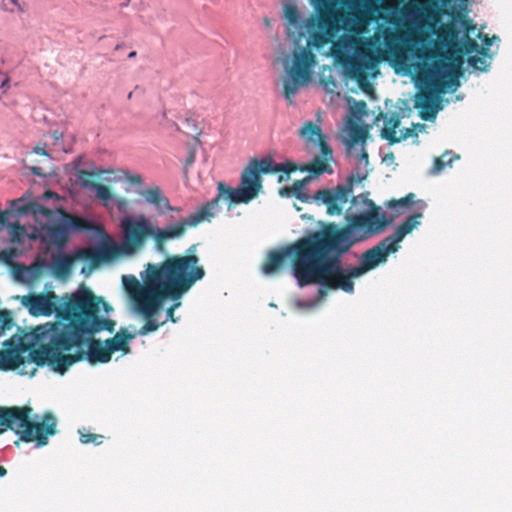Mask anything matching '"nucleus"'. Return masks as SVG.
<instances>
[{
    "label": "nucleus",
    "mask_w": 512,
    "mask_h": 512,
    "mask_svg": "<svg viewBox=\"0 0 512 512\" xmlns=\"http://www.w3.org/2000/svg\"><path fill=\"white\" fill-rule=\"evenodd\" d=\"M461 26L465 30V35H469L470 32H473L476 29V25L473 23V20L469 17L463 16L461 17Z\"/></svg>",
    "instance_id": "ea45409f"
},
{
    "label": "nucleus",
    "mask_w": 512,
    "mask_h": 512,
    "mask_svg": "<svg viewBox=\"0 0 512 512\" xmlns=\"http://www.w3.org/2000/svg\"><path fill=\"white\" fill-rule=\"evenodd\" d=\"M468 63L475 69L485 71L488 67L487 61L484 57L470 56Z\"/></svg>",
    "instance_id": "c9c22d12"
},
{
    "label": "nucleus",
    "mask_w": 512,
    "mask_h": 512,
    "mask_svg": "<svg viewBox=\"0 0 512 512\" xmlns=\"http://www.w3.org/2000/svg\"><path fill=\"white\" fill-rule=\"evenodd\" d=\"M367 173L350 175L347 182L337 185L332 189L318 190L313 196L302 191L299 197H296L304 203L315 202L318 205L327 207V214L330 216H339L343 212L344 205L348 202L349 196L353 191V186L365 180Z\"/></svg>",
    "instance_id": "ddd939ff"
},
{
    "label": "nucleus",
    "mask_w": 512,
    "mask_h": 512,
    "mask_svg": "<svg viewBox=\"0 0 512 512\" xmlns=\"http://www.w3.org/2000/svg\"><path fill=\"white\" fill-rule=\"evenodd\" d=\"M31 171L34 175H38V176H44L45 173L42 172V169L40 167H32L31 168Z\"/></svg>",
    "instance_id": "603ef678"
},
{
    "label": "nucleus",
    "mask_w": 512,
    "mask_h": 512,
    "mask_svg": "<svg viewBox=\"0 0 512 512\" xmlns=\"http://www.w3.org/2000/svg\"><path fill=\"white\" fill-rule=\"evenodd\" d=\"M117 207L121 212H125L128 207V200L126 198L117 199Z\"/></svg>",
    "instance_id": "de8ad7c7"
},
{
    "label": "nucleus",
    "mask_w": 512,
    "mask_h": 512,
    "mask_svg": "<svg viewBox=\"0 0 512 512\" xmlns=\"http://www.w3.org/2000/svg\"><path fill=\"white\" fill-rule=\"evenodd\" d=\"M422 213L408 216L397 226L392 234L382 239L377 245L366 250L360 257V261L370 271L387 261L390 253L399 249V243L406 235L411 233L419 224Z\"/></svg>",
    "instance_id": "9b49d317"
},
{
    "label": "nucleus",
    "mask_w": 512,
    "mask_h": 512,
    "mask_svg": "<svg viewBox=\"0 0 512 512\" xmlns=\"http://www.w3.org/2000/svg\"><path fill=\"white\" fill-rule=\"evenodd\" d=\"M14 256L13 250H3L0 252V257L5 262H10Z\"/></svg>",
    "instance_id": "a18cd8bd"
},
{
    "label": "nucleus",
    "mask_w": 512,
    "mask_h": 512,
    "mask_svg": "<svg viewBox=\"0 0 512 512\" xmlns=\"http://www.w3.org/2000/svg\"><path fill=\"white\" fill-rule=\"evenodd\" d=\"M298 169L293 162L275 164L271 157L262 159L253 158L241 173L240 187L232 188L223 182L217 185L218 194L215 198L200 206L194 213L186 218L164 228L153 225L145 216L137 218L127 216L120 222L123 234L122 249L125 253H134L145 246L148 238H152L155 248L165 252L169 240L179 239L190 228H195L204 221H210L219 207L220 199L228 200L232 204H248L255 199L262 190V174L284 172L287 175Z\"/></svg>",
    "instance_id": "f03ea898"
},
{
    "label": "nucleus",
    "mask_w": 512,
    "mask_h": 512,
    "mask_svg": "<svg viewBox=\"0 0 512 512\" xmlns=\"http://www.w3.org/2000/svg\"><path fill=\"white\" fill-rule=\"evenodd\" d=\"M83 175H88V176H90V175H91V173H89V172H87V171H83Z\"/></svg>",
    "instance_id": "e2e57ef3"
},
{
    "label": "nucleus",
    "mask_w": 512,
    "mask_h": 512,
    "mask_svg": "<svg viewBox=\"0 0 512 512\" xmlns=\"http://www.w3.org/2000/svg\"><path fill=\"white\" fill-rule=\"evenodd\" d=\"M107 258L104 252H96L88 248L78 249L70 255H57L52 260V271L58 278L70 276L73 264L76 260H89L96 266L102 259Z\"/></svg>",
    "instance_id": "4468645a"
},
{
    "label": "nucleus",
    "mask_w": 512,
    "mask_h": 512,
    "mask_svg": "<svg viewBox=\"0 0 512 512\" xmlns=\"http://www.w3.org/2000/svg\"><path fill=\"white\" fill-rule=\"evenodd\" d=\"M458 155H454L451 151L444 152L440 157L434 161V173L441 172L447 165H451L454 159H458Z\"/></svg>",
    "instance_id": "c756f323"
},
{
    "label": "nucleus",
    "mask_w": 512,
    "mask_h": 512,
    "mask_svg": "<svg viewBox=\"0 0 512 512\" xmlns=\"http://www.w3.org/2000/svg\"><path fill=\"white\" fill-rule=\"evenodd\" d=\"M7 474V470L5 467L0 466V477H3Z\"/></svg>",
    "instance_id": "6e6d98bb"
},
{
    "label": "nucleus",
    "mask_w": 512,
    "mask_h": 512,
    "mask_svg": "<svg viewBox=\"0 0 512 512\" xmlns=\"http://www.w3.org/2000/svg\"><path fill=\"white\" fill-rule=\"evenodd\" d=\"M182 211V209L180 207H177V206H172L170 203H169V208H167V212H176V213H180Z\"/></svg>",
    "instance_id": "5fc2aeb1"
},
{
    "label": "nucleus",
    "mask_w": 512,
    "mask_h": 512,
    "mask_svg": "<svg viewBox=\"0 0 512 512\" xmlns=\"http://www.w3.org/2000/svg\"><path fill=\"white\" fill-rule=\"evenodd\" d=\"M400 125V116L398 113H393L389 117L385 116L384 126L381 130L382 138L386 139L390 144L397 143L396 134L397 128Z\"/></svg>",
    "instance_id": "412c9836"
},
{
    "label": "nucleus",
    "mask_w": 512,
    "mask_h": 512,
    "mask_svg": "<svg viewBox=\"0 0 512 512\" xmlns=\"http://www.w3.org/2000/svg\"><path fill=\"white\" fill-rule=\"evenodd\" d=\"M459 34V29L453 23H449L441 27L437 35L441 42L449 49H453L459 46Z\"/></svg>",
    "instance_id": "6ab92c4d"
},
{
    "label": "nucleus",
    "mask_w": 512,
    "mask_h": 512,
    "mask_svg": "<svg viewBox=\"0 0 512 512\" xmlns=\"http://www.w3.org/2000/svg\"><path fill=\"white\" fill-rule=\"evenodd\" d=\"M317 143L323 156L322 159L329 161L332 158L333 152L328 143L326 142L325 136L323 138H320V140Z\"/></svg>",
    "instance_id": "e433bc0d"
},
{
    "label": "nucleus",
    "mask_w": 512,
    "mask_h": 512,
    "mask_svg": "<svg viewBox=\"0 0 512 512\" xmlns=\"http://www.w3.org/2000/svg\"><path fill=\"white\" fill-rule=\"evenodd\" d=\"M51 136L55 141H59L63 139V132L55 130L52 132Z\"/></svg>",
    "instance_id": "8fccbe9b"
},
{
    "label": "nucleus",
    "mask_w": 512,
    "mask_h": 512,
    "mask_svg": "<svg viewBox=\"0 0 512 512\" xmlns=\"http://www.w3.org/2000/svg\"><path fill=\"white\" fill-rule=\"evenodd\" d=\"M156 315H151L149 317H144L147 321L146 323L139 329L138 331V334L139 335H147L149 334L150 332H154L156 331L160 324L157 323L153 318L155 317Z\"/></svg>",
    "instance_id": "72a5a7b5"
},
{
    "label": "nucleus",
    "mask_w": 512,
    "mask_h": 512,
    "mask_svg": "<svg viewBox=\"0 0 512 512\" xmlns=\"http://www.w3.org/2000/svg\"><path fill=\"white\" fill-rule=\"evenodd\" d=\"M125 47V44L124 43H119L115 46V50H120V49H123Z\"/></svg>",
    "instance_id": "13d9d810"
},
{
    "label": "nucleus",
    "mask_w": 512,
    "mask_h": 512,
    "mask_svg": "<svg viewBox=\"0 0 512 512\" xmlns=\"http://www.w3.org/2000/svg\"><path fill=\"white\" fill-rule=\"evenodd\" d=\"M460 64V58H457L456 66L442 60L435 61L432 67L424 64V70L420 73V80L423 81L424 87L417 93L414 100L415 108L420 110L419 115L421 119L425 121L434 120L440 109L438 92H441L444 87V82L440 79L443 70L451 67L454 71V78L449 83L455 89L459 86L457 78L460 75Z\"/></svg>",
    "instance_id": "9d476101"
},
{
    "label": "nucleus",
    "mask_w": 512,
    "mask_h": 512,
    "mask_svg": "<svg viewBox=\"0 0 512 512\" xmlns=\"http://www.w3.org/2000/svg\"><path fill=\"white\" fill-rule=\"evenodd\" d=\"M310 181V177H306L302 180H296L291 187H286L281 190V195H289L291 192L295 197H299V195L304 190V186Z\"/></svg>",
    "instance_id": "2f4dec72"
},
{
    "label": "nucleus",
    "mask_w": 512,
    "mask_h": 512,
    "mask_svg": "<svg viewBox=\"0 0 512 512\" xmlns=\"http://www.w3.org/2000/svg\"><path fill=\"white\" fill-rule=\"evenodd\" d=\"M41 240L49 246L63 248L69 240L68 227L64 221L57 224L44 225L41 229Z\"/></svg>",
    "instance_id": "2eb2a0df"
},
{
    "label": "nucleus",
    "mask_w": 512,
    "mask_h": 512,
    "mask_svg": "<svg viewBox=\"0 0 512 512\" xmlns=\"http://www.w3.org/2000/svg\"><path fill=\"white\" fill-rule=\"evenodd\" d=\"M83 185L92 188L96 192V197L105 205L112 200V192L108 186L96 181H83Z\"/></svg>",
    "instance_id": "cd10ccee"
},
{
    "label": "nucleus",
    "mask_w": 512,
    "mask_h": 512,
    "mask_svg": "<svg viewBox=\"0 0 512 512\" xmlns=\"http://www.w3.org/2000/svg\"><path fill=\"white\" fill-rule=\"evenodd\" d=\"M13 318L10 311L0 310V336L6 331L12 328Z\"/></svg>",
    "instance_id": "473e14b6"
},
{
    "label": "nucleus",
    "mask_w": 512,
    "mask_h": 512,
    "mask_svg": "<svg viewBox=\"0 0 512 512\" xmlns=\"http://www.w3.org/2000/svg\"><path fill=\"white\" fill-rule=\"evenodd\" d=\"M6 344L11 347L0 351V369L4 371L18 369L26 362V358L23 356L26 348L22 345H14L11 341Z\"/></svg>",
    "instance_id": "dca6fc26"
},
{
    "label": "nucleus",
    "mask_w": 512,
    "mask_h": 512,
    "mask_svg": "<svg viewBox=\"0 0 512 512\" xmlns=\"http://www.w3.org/2000/svg\"><path fill=\"white\" fill-rule=\"evenodd\" d=\"M179 306H180V303H179V302H176V303H174L173 305H171V306L167 309V311H166V313H167V318H168L169 320H171L172 322H176V320H175V318H174V311H175V309H176V308H178Z\"/></svg>",
    "instance_id": "c03bdc74"
},
{
    "label": "nucleus",
    "mask_w": 512,
    "mask_h": 512,
    "mask_svg": "<svg viewBox=\"0 0 512 512\" xmlns=\"http://www.w3.org/2000/svg\"><path fill=\"white\" fill-rule=\"evenodd\" d=\"M417 136V133H415L414 129L412 128H404L400 131V134H396V140L397 143H399L402 140H406L409 137Z\"/></svg>",
    "instance_id": "79ce46f5"
},
{
    "label": "nucleus",
    "mask_w": 512,
    "mask_h": 512,
    "mask_svg": "<svg viewBox=\"0 0 512 512\" xmlns=\"http://www.w3.org/2000/svg\"><path fill=\"white\" fill-rule=\"evenodd\" d=\"M264 24H265L266 27H270L271 26V21L268 18H265L264 19Z\"/></svg>",
    "instance_id": "bf43d9fd"
},
{
    "label": "nucleus",
    "mask_w": 512,
    "mask_h": 512,
    "mask_svg": "<svg viewBox=\"0 0 512 512\" xmlns=\"http://www.w3.org/2000/svg\"><path fill=\"white\" fill-rule=\"evenodd\" d=\"M414 55L416 58L421 60L436 59L438 57L451 59L452 52L450 50L442 52L438 49L431 48L429 46H422L414 49Z\"/></svg>",
    "instance_id": "5701e85b"
},
{
    "label": "nucleus",
    "mask_w": 512,
    "mask_h": 512,
    "mask_svg": "<svg viewBox=\"0 0 512 512\" xmlns=\"http://www.w3.org/2000/svg\"><path fill=\"white\" fill-rule=\"evenodd\" d=\"M135 334L130 333L125 328L120 330L112 337L105 340L111 354L121 351L123 354H128L131 351L129 342L135 338Z\"/></svg>",
    "instance_id": "a211bd4d"
},
{
    "label": "nucleus",
    "mask_w": 512,
    "mask_h": 512,
    "mask_svg": "<svg viewBox=\"0 0 512 512\" xmlns=\"http://www.w3.org/2000/svg\"><path fill=\"white\" fill-rule=\"evenodd\" d=\"M349 10H341L340 26L349 34L331 41L330 54L340 63L346 74L364 88L368 85V72L378 63L380 56L387 52L395 59H402L410 49L409 43L416 42L418 29L425 25L431 5L424 0H409L400 10V17H390L388 23L397 26L379 25L373 36L364 37L369 26L376 20L379 7L373 0H359L357 4H342ZM330 44V42L328 43Z\"/></svg>",
    "instance_id": "f257e3e1"
},
{
    "label": "nucleus",
    "mask_w": 512,
    "mask_h": 512,
    "mask_svg": "<svg viewBox=\"0 0 512 512\" xmlns=\"http://www.w3.org/2000/svg\"><path fill=\"white\" fill-rule=\"evenodd\" d=\"M415 202V194L414 193H408L406 196L400 198V199H391L384 203V206L388 209L394 210V213H391L390 215H396L398 212H402L403 214L405 210L410 208Z\"/></svg>",
    "instance_id": "4be33fe9"
},
{
    "label": "nucleus",
    "mask_w": 512,
    "mask_h": 512,
    "mask_svg": "<svg viewBox=\"0 0 512 512\" xmlns=\"http://www.w3.org/2000/svg\"><path fill=\"white\" fill-rule=\"evenodd\" d=\"M196 246H190L186 255L168 256L158 264L148 263L142 274V283L134 275L122 277L123 286L140 315H157L165 300H179L204 278L205 270L194 254Z\"/></svg>",
    "instance_id": "39448f33"
},
{
    "label": "nucleus",
    "mask_w": 512,
    "mask_h": 512,
    "mask_svg": "<svg viewBox=\"0 0 512 512\" xmlns=\"http://www.w3.org/2000/svg\"><path fill=\"white\" fill-rule=\"evenodd\" d=\"M96 333L85 335L82 342L69 348L57 345L56 347L39 346L31 349L28 362H33L37 366L48 364L60 374H64L71 365L83 359H87L91 364L107 363L111 360L112 354L105 341L94 338Z\"/></svg>",
    "instance_id": "6e6552de"
},
{
    "label": "nucleus",
    "mask_w": 512,
    "mask_h": 512,
    "mask_svg": "<svg viewBox=\"0 0 512 512\" xmlns=\"http://www.w3.org/2000/svg\"><path fill=\"white\" fill-rule=\"evenodd\" d=\"M300 136L307 142H318L324 137L321 128L312 121L306 122L300 130Z\"/></svg>",
    "instance_id": "393cba45"
},
{
    "label": "nucleus",
    "mask_w": 512,
    "mask_h": 512,
    "mask_svg": "<svg viewBox=\"0 0 512 512\" xmlns=\"http://www.w3.org/2000/svg\"><path fill=\"white\" fill-rule=\"evenodd\" d=\"M319 243V234L313 231L284 248L270 251L262 265V272L266 275L276 274L282 270L287 258H290L293 275L299 286L314 284L317 262H314L313 254Z\"/></svg>",
    "instance_id": "1a4fd4ad"
},
{
    "label": "nucleus",
    "mask_w": 512,
    "mask_h": 512,
    "mask_svg": "<svg viewBox=\"0 0 512 512\" xmlns=\"http://www.w3.org/2000/svg\"><path fill=\"white\" fill-rule=\"evenodd\" d=\"M19 299L29 314L34 317L55 314L64 321L59 330L53 331L49 342L41 346L56 347L58 345L69 348L82 342L87 334L101 331L113 332L115 329L114 320L100 316L101 310L108 315L112 307L88 288L72 293L62 304H59V297L53 291L28 293Z\"/></svg>",
    "instance_id": "20e7f679"
},
{
    "label": "nucleus",
    "mask_w": 512,
    "mask_h": 512,
    "mask_svg": "<svg viewBox=\"0 0 512 512\" xmlns=\"http://www.w3.org/2000/svg\"><path fill=\"white\" fill-rule=\"evenodd\" d=\"M25 233V228L19 223L11 225V238L13 241H18Z\"/></svg>",
    "instance_id": "58836bf2"
},
{
    "label": "nucleus",
    "mask_w": 512,
    "mask_h": 512,
    "mask_svg": "<svg viewBox=\"0 0 512 512\" xmlns=\"http://www.w3.org/2000/svg\"><path fill=\"white\" fill-rule=\"evenodd\" d=\"M1 8L8 12H14V8H17L20 12H24V8L19 4L18 0H2Z\"/></svg>",
    "instance_id": "4c0bfd02"
},
{
    "label": "nucleus",
    "mask_w": 512,
    "mask_h": 512,
    "mask_svg": "<svg viewBox=\"0 0 512 512\" xmlns=\"http://www.w3.org/2000/svg\"><path fill=\"white\" fill-rule=\"evenodd\" d=\"M7 82H8V80H5V81L1 84V87H2V88H3V87H7Z\"/></svg>",
    "instance_id": "052dcab7"
},
{
    "label": "nucleus",
    "mask_w": 512,
    "mask_h": 512,
    "mask_svg": "<svg viewBox=\"0 0 512 512\" xmlns=\"http://www.w3.org/2000/svg\"><path fill=\"white\" fill-rule=\"evenodd\" d=\"M283 180H284V177L282 175H280L278 181L282 182Z\"/></svg>",
    "instance_id": "680f3d73"
},
{
    "label": "nucleus",
    "mask_w": 512,
    "mask_h": 512,
    "mask_svg": "<svg viewBox=\"0 0 512 512\" xmlns=\"http://www.w3.org/2000/svg\"><path fill=\"white\" fill-rule=\"evenodd\" d=\"M139 195L146 203L155 208L158 215L162 216L167 213V208H169V199L165 196L159 186L143 189L139 192Z\"/></svg>",
    "instance_id": "f3484780"
},
{
    "label": "nucleus",
    "mask_w": 512,
    "mask_h": 512,
    "mask_svg": "<svg viewBox=\"0 0 512 512\" xmlns=\"http://www.w3.org/2000/svg\"><path fill=\"white\" fill-rule=\"evenodd\" d=\"M360 203L366 209L359 213H347L344 226L340 227L335 223H330L325 228L317 230L320 239L343 243L346 247H353L357 243L383 234L402 213L388 215L381 206L369 198V192L352 197V205Z\"/></svg>",
    "instance_id": "423d86ee"
},
{
    "label": "nucleus",
    "mask_w": 512,
    "mask_h": 512,
    "mask_svg": "<svg viewBox=\"0 0 512 512\" xmlns=\"http://www.w3.org/2000/svg\"><path fill=\"white\" fill-rule=\"evenodd\" d=\"M327 162L328 161L317 156L313 159V161L311 163H309L308 165H306L304 167H301L300 170L308 171L311 174H313L314 176H319V175L323 174L324 172L331 173L332 170Z\"/></svg>",
    "instance_id": "bb28decb"
},
{
    "label": "nucleus",
    "mask_w": 512,
    "mask_h": 512,
    "mask_svg": "<svg viewBox=\"0 0 512 512\" xmlns=\"http://www.w3.org/2000/svg\"><path fill=\"white\" fill-rule=\"evenodd\" d=\"M63 221L68 227V232L70 230L85 231L91 230L93 228L92 222L79 216H73L67 213H63Z\"/></svg>",
    "instance_id": "b1692460"
},
{
    "label": "nucleus",
    "mask_w": 512,
    "mask_h": 512,
    "mask_svg": "<svg viewBox=\"0 0 512 512\" xmlns=\"http://www.w3.org/2000/svg\"><path fill=\"white\" fill-rule=\"evenodd\" d=\"M129 182L134 185H141L143 183V179L141 175L135 174L129 177Z\"/></svg>",
    "instance_id": "09e8293b"
},
{
    "label": "nucleus",
    "mask_w": 512,
    "mask_h": 512,
    "mask_svg": "<svg viewBox=\"0 0 512 512\" xmlns=\"http://www.w3.org/2000/svg\"><path fill=\"white\" fill-rule=\"evenodd\" d=\"M352 247H346L343 243L320 239V243L314 252V262H317L315 283L319 284V295L325 296L326 290H342L353 293L354 278H358L369 270L359 260V265L345 270L341 258Z\"/></svg>",
    "instance_id": "0eeeda50"
},
{
    "label": "nucleus",
    "mask_w": 512,
    "mask_h": 512,
    "mask_svg": "<svg viewBox=\"0 0 512 512\" xmlns=\"http://www.w3.org/2000/svg\"><path fill=\"white\" fill-rule=\"evenodd\" d=\"M367 173L350 175L347 182L337 185L332 189L318 190L313 196L302 191L299 197H296L304 203L315 202L318 205L327 207V214L330 216H339L343 212L344 205L348 202L349 196L353 191V186L365 180Z\"/></svg>",
    "instance_id": "f8f14e48"
},
{
    "label": "nucleus",
    "mask_w": 512,
    "mask_h": 512,
    "mask_svg": "<svg viewBox=\"0 0 512 512\" xmlns=\"http://www.w3.org/2000/svg\"><path fill=\"white\" fill-rule=\"evenodd\" d=\"M43 197H44L45 199L58 198V195H57L55 192H52V191H46V192L43 194Z\"/></svg>",
    "instance_id": "864d4df0"
},
{
    "label": "nucleus",
    "mask_w": 512,
    "mask_h": 512,
    "mask_svg": "<svg viewBox=\"0 0 512 512\" xmlns=\"http://www.w3.org/2000/svg\"><path fill=\"white\" fill-rule=\"evenodd\" d=\"M195 161V151L194 149H190L189 154L184 163V169L187 170L189 166H191Z\"/></svg>",
    "instance_id": "37998d69"
},
{
    "label": "nucleus",
    "mask_w": 512,
    "mask_h": 512,
    "mask_svg": "<svg viewBox=\"0 0 512 512\" xmlns=\"http://www.w3.org/2000/svg\"><path fill=\"white\" fill-rule=\"evenodd\" d=\"M349 136V146H352L353 144L357 143H361L362 145H364L368 137V129L366 126L353 123L349 127Z\"/></svg>",
    "instance_id": "a878e982"
},
{
    "label": "nucleus",
    "mask_w": 512,
    "mask_h": 512,
    "mask_svg": "<svg viewBox=\"0 0 512 512\" xmlns=\"http://www.w3.org/2000/svg\"><path fill=\"white\" fill-rule=\"evenodd\" d=\"M103 436L99 434H94L90 432H80V441L83 444L94 443L99 445L102 443Z\"/></svg>",
    "instance_id": "f704fd0d"
},
{
    "label": "nucleus",
    "mask_w": 512,
    "mask_h": 512,
    "mask_svg": "<svg viewBox=\"0 0 512 512\" xmlns=\"http://www.w3.org/2000/svg\"><path fill=\"white\" fill-rule=\"evenodd\" d=\"M314 12L305 20L301 19L296 5L284 6V19L288 37L299 45L306 39V46L295 48L292 64L286 68L283 79L284 97L289 105L301 87L306 86L313 77L317 57L312 49H321L328 45L341 30L339 4H357L359 0H309Z\"/></svg>",
    "instance_id": "7ed1b4c3"
},
{
    "label": "nucleus",
    "mask_w": 512,
    "mask_h": 512,
    "mask_svg": "<svg viewBox=\"0 0 512 512\" xmlns=\"http://www.w3.org/2000/svg\"><path fill=\"white\" fill-rule=\"evenodd\" d=\"M136 56H137L136 51H132V52H130V53L128 54V58H129V59H133V58H135Z\"/></svg>",
    "instance_id": "4d7b16f0"
},
{
    "label": "nucleus",
    "mask_w": 512,
    "mask_h": 512,
    "mask_svg": "<svg viewBox=\"0 0 512 512\" xmlns=\"http://www.w3.org/2000/svg\"><path fill=\"white\" fill-rule=\"evenodd\" d=\"M23 199H17L12 202V206L14 210H16L19 214H28L33 213L34 215H43L45 217H50L52 215V211L43 205L31 202L26 205H22Z\"/></svg>",
    "instance_id": "aec40b11"
},
{
    "label": "nucleus",
    "mask_w": 512,
    "mask_h": 512,
    "mask_svg": "<svg viewBox=\"0 0 512 512\" xmlns=\"http://www.w3.org/2000/svg\"><path fill=\"white\" fill-rule=\"evenodd\" d=\"M496 37H493V38H489L487 35H485V37L483 38V43L485 45L484 48H489V46L492 45V40L495 39Z\"/></svg>",
    "instance_id": "3c124183"
},
{
    "label": "nucleus",
    "mask_w": 512,
    "mask_h": 512,
    "mask_svg": "<svg viewBox=\"0 0 512 512\" xmlns=\"http://www.w3.org/2000/svg\"><path fill=\"white\" fill-rule=\"evenodd\" d=\"M457 51L464 52L466 54L477 52L482 55H486L487 48H480L476 40L470 38L469 35H465L464 41L457 47Z\"/></svg>",
    "instance_id": "c85d7f7f"
},
{
    "label": "nucleus",
    "mask_w": 512,
    "mask_h": 512,
    "mask_svg": "<svg viewBox=\"0 0 512 512\" xmlns=\"http://www.w3.org/2000/svg\"><path fill=\"white\" fill-rule=\"evenodd\" d=\"M18 267L20 270L25 271L28 274L29 280H36L42 274L44 263L37 261L29 267H25L23 265H19Z\"/></svg>",
    "instance_id": "7c9ffc66"
},
{
    "label": "nucleus",
    "mask_w": 512,
    "mask_h": 512,
    "mask_svg": "<svg viewBox=\"0 0 512 512\" xmlns=\"http://www.w3.org/2000/svg\"><path fill=\"white\" fill-rule=\"evenodd\" d=\"M359 161H360V163L364 164L365 168H364L363 171H361L360 168H358L356 173H354L353 175H357L358 173L362 174L364 172H366L368 174V170H367V166L369 164L368 153H367V151L364 148H362V151L359 154Z\"/></svg>",
    "instance_id": "a19ab883"
},
{
    "label": "nucleus",
    "mask_w": 512,
    "mask_h": 512,
    "mask_svg": "<svg viewBox=\"0 0 512 512\" xmlns=\"http://www.w3.org/2000/svg\"><path fill=\"white\" fill-rule=\"evenodd\" d=\"M34 152L38 155L49 156V154L46 151V144H39V145L35 146Z\"/></svg>",
    "instance_id": "49530a36"
}]
</instances>
